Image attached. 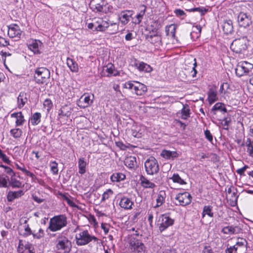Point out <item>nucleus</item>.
I'll return each instance as SVG.
<instances>
[{"mask_svg":"<svg viewBox=\"0 0 253 253\" xmlns=\"http://www.w3.org/2000/svg\"><path fill=\"white\" fill-rule=\"evenodd\" d=\"M98 238L90 234L87 230H80L75 235L76 243L79 246H85L92 242L98 243Z\"/></svg>","mask_w":253,"mask_h":253,"instance_id":"f257e3e1","label":"nucleus"},{"mask_svg":"<svg viewBox=\"0 0 253 253\" xmlns=\"http://www.w3.org/2000/svg\"><path fill=\"white\" fill-rule=\"evenodd\" d=\"M55 248L59 253H69L72 248V243L62 233H59L56 240Z\"/></svg>","mask_w":253,"mask_h":253,"instance_id":"f03ea898","label":"nucleus"},{"mask_svg":"<svg viewBox=\"0 0 253 253\" xmlns=\"http://www.w3.org/2000/svg\"><path fill=\"white\" fill-rule=\"evenodd\" d=\"M67 224V217L63 214L55 215L49 220L48 229L51 232L60 230Z\"/></svg>","mask_w":253,"mask_h":253,"instance_id":"7ed1b4c3","label":"nucleus"},{"mask_svg":"<svg viewBox=\"0 0 253 253\" xmlns=\"http://www.w3.org/2000/svg\"><path fill=\"white\" fill-rule=\"evenodd\" d=\"M123 87L130 90L133 93L137 95H143L147 90L146 86L144 84L131 81H127L123 84Z\"/></svg>","mask_w":253,"mask_h":253,"instance_id":"20e7f679","label":"nucleus"},{"mask_svg":"<svg viewBox=\"0 0 253 253\" xmlns=\"http://www.w3.org/2000/svg\"><path fill=\"white\" fill-rule=\"evenodd\" d=\"M236 74L238 77L253 75V64L245 61L239 62L235 68Z\"/></svg>","mask_w":253,"mask_h":253,"instance_id":"39448f33","label":"nucleus"},{"mask_svg":"<svg viewBox=\"0 0 253 253\" xmlns=\"http://www.w3.org/2000/svg\"><path fill=\"white\" fill-rule=\"evenodd\" d=\"M248 40L246 37L235 39L230 45L231 49L236 53H241L247 48Z\"/></svg>","mask_w":253,"mask_h":253,"instance_id":"423d86ee","label":"nucleus"},{"mask_svg":"<svg viewBox=\"0 0 253 253\" xmlns=\"http://www.w3.org/2000/svg\"><path fill=\"white\" fill-rule=\"evenodd\" d=\"M50 72L46 68H38L35 71V80L37 83L42 84L50 78Z\"/></svg>","mask_w":253,"mask_h":253,"instance_id":"0eeeda50","label":"nucleus"},{"mask_svg":"<svg viewBox=\"0 0 253 253\" xmlns=\"http://www.w3.org/2000/svg\"><path fill=\"white\" fill-rule=\"evenodd\" d=\"M146 171L148 174L153 175L157 173L159 170L157 160L153 157H149L144 164Z\"/></svg>","mask_w":253,"mask_h":253,"instance_id":"6e6552de","label":"nucleus"},{"mask_svg":"<svg viewBox=\"0 0 253 253\" xmlns=\"http://www.w3.org/2000/svg\"><path fill=\"white\" fill-rule=\"evenodd\" d=\"M29 219L28 218L23 217L19 220V233L24 237H28L33 234V230L30 227L29 224Z\"/></svg>","mask_w":253,"mask_h":253,"instance_id":"1a4fd4ad","label":"nucleus"},{"mask_svg":"<svg viewBox=\"0 0 253 253\" xmlns=\"http://www.w3.org/2000/svg\"><path fill=\"white\" fill-rule=\"evenodd\" d=\"M129 249L133 253H146L144 244L135 238H131L129 242Z\"/></svg>","mask_w":253,"mask_h":253,"instance_id":"9d476101","label":"nucleus"},{"mask_svg":"<svg viewBox=\"0 0 253 253\" xmlns=\"http://www.w3.org/2000/svg\"><path fill=\"white\" fill-rule=\"evenodd\" d=\"M94 96L93 94L85 93L80 98L78 106L81 108H85L91 105L93 102Z\"/></svg>","mask_w":253,"mask_h":253,"instance_id":"9b49d317","label":"nucleus"},{"mask_svg":"<svg viewBox=\"0 0 253 253\" xmlns=\"http://www.w3.org/2000/svg\"><path fill=\"white\" fill-rule=\"evenodd\" d=\"M237 21L240 27L246 28L252 23V16L249 14L241 12L238 16Z\"/></svg>","mask_w":253,"mask_h":253,"instance_id":"f8f14e48","label":"nucleus"},{"mask_svg":"<svg viewBox=\"0 0 253 253\" xmlns=\"http://www.w3.org/2000/svg\"><path fill=\"white\" fill-rule=\"evenodd\" d=\"M7 27L8 35L10 38H14L16 40L20 38L22 31L17 24H11Z\"/></svg>","mask_w":253,"mask_h":253,"instance_id":"ddd939ff","label":"nucleus"},{"mask_svg":"<svg viewBox=\"0 0 253 253\" xmlns=\"http://www.w3.org/2000/svg\"><path fill=\"white\" fill-rule=\"evenodd\" d=\"M73 111V107L69 104H65L61 106L60 110L58 111V118L61 120L63 119L68 118L72 111Z\"/></svg>","mask_w":253,"mask_h":253,"instance_id":"4468645a","label":"nucleus"},{"mask_svg":"<svg viewBox=\"0 0 253 253\" xmlns=\"http://www.w3.org/2000/svg\"><path fill=\"white\" fill-rule=\"evenodd\" d=\"M34 248L32 244L26 241L20 240L17 248L18 253H33Z\"/></svg>","mask_w":253,"mask_h":253,"instance_id":"2eb2a0df","label":"nucleus"},{"mask_svg":"<svg viewBox=\"0 0 253 253\" xmlns=\"http://www.w3.org/2000/svg\"><path fill=\"white\" fill-rule=\"evenodd\" d=\"M28 48L34 54L41 53V49L42 45V42L37 40L31 39L27 43Z\"/></svg>","mask_w":253,"mask_h":253,"instance_id":"dca6fc26","label":"nucleus"},{"mask_svg":"<svg viewBox=\"0 0 253 253\" xmlns=\"http://www.w3.org/2000/svg\"><path fill=\"white\" fill-rule=\"evenodd\" d=\"M133 14L131 10H124L118 15V18L120 23L123 25H126L130 21V18Z\"/></svg>","mask_w":253,"mask_h":253,"instance_id":"f3484780","label":"nucleus"},{"mask_svg":"<svg viewBox=\"0 0 253 253\" xmlns=\"http://www.w3.org/2000/svg\"><path fill=\"white\" fill-rule=\"evenodd\" d=\"M175 199L180 205L185 206L191 203L192 197L189 193L185 192L177 194Z\"/></svg>","mask_w":253,"mask_h":253,"instance_id":"a211bd4d","label":"nucleus"},{"mask_svg":"<svg viewBox=\"0 0 253 253\" xmlns=\"http://www.w3.org/2000/svg\"><path fill=\"white\" fill-rule=\"evenodd\" d=\"M90 7L95 12H104L105 1L104 0H91Z\"/></svg>","mask_w":253,"mask_h":253,"instance_id":"6ab92c4d","label":"nucleus"},{"mask_svg":"<svg viewBox=\"0 0 253 253\" xmlns=\"http://www.w3.org/2000/svg\"><path fill=\"white\" fill-rule=\"evenodd\" d=\"M144 127L143 126L134 124L132 125L130 129L128 130V131H130V133L133 136L140 138L144 132Z\"/></svg>","mask_w":253,"mask_h":253,"instance_id":"aec40b11","label":"nucleus"},{"mask_svg":"<svg viewBox=\"0 0 253 253\" xmlns=\"http://www.w3.org/2000/svg\"><path fill=\"white\" fill-rule=\"evenodd\" d=\"M161 220H159V229L161 231H164L169 226L171 225L173 223V220L169 218V216L166 215L161 216Z\"/></svg>","mask_w":253,"mask_h":253,"instance_id":"412c9836","label":"nucleus"},{"mask_svg":"<svg viewBox=\"0 0 253 253\" xmlns=\"http://www.w3.org/2000/svg\"><path fill=\"white\" fill-rule=\"evenodd\" d=\"M29 95L25 92H21L17 98V107L21 109L27 103Z\"/></svg>","mask_w":253,"mask_h":253,"instance_id":"4be33fe9","label":"nucleus"},{"mask_svg":"<svg viewBox=\"0 0 253 253\" xmlns=\"http://www.w3.org/2000/svg\"><path fill=\"white\" fill-rule=\"evenodd\" d=\"M10 117L15 119V126H20L24 125L26 120L21 112H14L10 114Z\"/></svg>","mask_w":253,"mask_h":253,"instance_id":"5701e85b","label":"nucleus"},{"mask_svg":"<svg viewBox=\"0 0 253 253\" xmlns=\"http://www.w3.org/2000/svg\"><path fill=\"white\" fill-rule=\"evenodd\" d=\"M134 67L140 72L150 73L152 71V68L149 65L143 62H136L134 64Z\"/></svg>","mask_w":253,"mask_h":253,"instance_id":"b1692460","label":"nucleus"},{"mask_svg":"<svg viewBox=\"0 0 253 253\" xmlns=\"http://www.w3.org/2000/svg\"><path fill=\"white\" fill-rule=\"evenodd\" d=\"M190 110L189 105L182 104V108L181 111L177 113V117L183 120H186L190 117Z\"/></svg>","mask_w":253,"mask_h":253,"instance_id":"393cba45","label":"nucleus"},{"mask_svg":"<svg viewBox=\"0 0 253 253\" xmlns=\"http://www.w3.org/2000/svg\"><path fill=\"white\" fill-rule=\"evenodd\" d=\"M248 242L245 239L238 238L235 245L233 246L237 248V251L242 252L246 251L247 248Z\"/></svg>","mask_w":253,"mask_h":253,"instance_id":"a878e982","label":"nucleus"},{"mask_svg":"<svg viewBox=\"0 0 253 253\" xmlns=\"http://www.w3.org/2000/svg\"><path fill=\"white\" fill-rule=\"evenodd\" d=\"M109 27L108 22L103 21L101 19L96 20V26L95 31L104 32Z\"/></svg>","mask_w":253,"mask_h":253,"instance_id":"bb28decb","label":"nucleus"},{"mask_svg":"<svg viewBox=\"0 0 253 253\" xmlns=\"http://www.w3.org/2000/svg\"><path fill=\"white\" fill-rule=\"evenodd\" d=\"M119 205L120 207L126 210H130L132 208L133 202L128 197H123L121 198Z\"/></svg>","mask_w":253,"mask_h":253,"instance_id":"cd10ccee","label":"nucleus"},{"mask_svg":"<svg viewBox=\"0 0 253 253\" xmlns=\"http://www.w3.org/2000/svg\"><path fill=\"white\" fill-rule=\"evenodd\" d=\"M185 62L186 65H192L191 75L193 77H195L197 73V70H196L197 66L196 58H193L192 56H189L185 60Z\"/></svg>","mask_w":253,"mask_h":253,"instance_id":"c85d7f7f","label":"nucleus"},{"mask_svg":"<svg viewBox=\"0 0 253 253\" xmlns=\"http://www.w3.org/2000/svg\"><path fill=\"white\" fill-rule=\"evenodd\" d=\"M140 181L141 185L144 188L153 189L156 187V185L154 183L152 182L144 176L141 175L140 176Z\"/></svg>","mask_w":253,"mask_h":253,"instance_id":"c756f323","label":"nucleus"},{"mask_svg":"<svg viewBox=\"0 0 253 253\" xmlns=\"http://www.w3.org/2000/svg\"><path fill=\"white\" fill-rule=\"evenodd\" d=\"M239 232V229L237 226H227L224 227L221 232L224 234L231 235L237 234Z\"/></svg>","mask_w":253,"mask_h":253,"instance_id":"7c9ffc66","label":"nucleus"},{"mask_svg":"<svg viewBox=\"0 0 253 253\" xmlns=\"http://www.w3.org/2000/svg\"><path fill=\"white\" fill-rule=\"evenodd\" d=\"M226 111L225 105L220 102L216 103L211 109V113L213 115H216V111H220L221 113H225L226 112Z\"/></svg>","mask_w":253,"mask_h":253,"instance_id":"2f4dec72","label":"nucleus"},{"mask_svg":"<svg viewBox=\"0 0 253 253\" xmlns=\"http://www.w3.org/2000/svg\"><path fill=\"white\" fill-rule=\"evenodd\" d=\"M201 27L200 25L194 26L192 28V31L191 32V37L193 41H196L198 39L201 35Z\"/></svg>","mask_w":253,"mask_h":253,"instance_id":"473e14b6","label":"nucleus"},{"mask_svg":"<svg viewBox=\"0 0 253 253\" xmlns=\"http://www.w3.org/2000/svg\"><path fill=\"white\" fill-rule=\"evenodd\" d=\"M24 194L23 191L22 190H18L17 191H10L8 192L7 199V200L9 202H11L14 200L15 199L21 197L22 195Z\"/></svg>","mask_w":253,"mask_h":253,"instance_id":"72a5a7b5","label":"nucleus"},{"mask_svg":"<svg viewBox=\"0 0 253 253\" xmlns=\"http://www.w3.org/2000/svg\"><path fill=\"white\" fill-rule=\"evenodd\" d=\"M125 165L129 169H134L136 165V158L133 156L126 158L124 161Z\"/></svg>","mask_w":253,"mask_h":253,"instance_id":"f704fd0d","label":"nucleus"},{"mask_svg":"<svg viewBox=\"0 0 253 253\" xmlns=\"http://www.w3.org/2000/svg\"><path fill=\"white\" fill-rule=\"evenodd\" d=\"M67 65L71 71L77 72L79 70V67L77 63L70 58H67Z\"/></svg>","mask_w":253,"mask_h":253,"instance_id":"c9c22d12","label":"nucleus"},{"mask_svg":"<svg viewBox=\"0 0 253 253\" xmlns=\"http://www.w3.org/2000/svg\"><path fill=\"white\" fill-rule=\"evenodd\" d=\"M223 30L226 34H231L233 31L232 21L230 20H227L223 23Z\"/></svg>","mask_w":253,"mask_h":253,"instance_id":"e433bc0d","label":"nucleus"},{"mask_svg":"<svg viewBox=\"0 0 253 253\" xmlns=\"http://www.w3.org/2000/svg\"><path fill=\"white\" fill-rule=\"evenodd\" d=\"M165 200V193L164 191H160L157 195L156 199V204L153 208H157L163 205Z\"/></svg>","mask_w":253,"mask_h":253,"instance_id":"4c0bfd02","label":"nucleus"},{"mask_svg":"<svg viewBox=\"0 0 253 253\" xmlns=\"http://www.w3.org/2000/svg\"><path fill=\"white\" fill-rule=\"evenodd\" d=\"M87 163L84 158H80L78 161V167L79 173L83 174L86 172V166Z\"/></svg>","mask_w":253,"mask_h":253,"instance_id":"58836bf2","label":"nucleus"},{"mask_svg":"<svg viewBox=\"0 0 253 253\" xmlns=\"http://www.w3.org/2000/svg\"><path fill=\"white\" fill-rule=\"evenodd\" d=\"M126 178V175L121 172H117L113 173L110 177V179L112 182H120Z\"/></svg>","mask_w":253,"mask_h":253,"instance_id":"ea45409f","label":"nucleus"},{"mask_svg":"<svg viewBox=\"0 0 253 253\" xmlns=\"http://www.w3.org/2000/svg\"><path fill=\"white\" fill-rule=\"evenodd\" d=\"M41 114L36 112L33 114L30 119V121L33 126L38 125L41 122Z\"/></svg>","mask_w":253,"mask_h":253,"instance_id":"a19ab883","label":"nucleus"},{"mask_svg":"<svg viewBox=\"0 0 253 253\" xmlns=\"http://www.w3.org/2000/svg\"><path fill=\"white\" fill-rule=\"evenodd\" d=\"M212 207L211 206H205L203 208L202 214V218H204L206 215H208L209 217H212L213 213L212 212Z\"/></svg>","mask_w":253,"mask_h":253,"instance_id":"79ce46f5","label":"nucleus"},{"mask_svg":"<svg viewBox=\"0 0 253 253\" xmlns=\"http://www.w3.org/2000/svg\"><path fill=\"white\" fill-rule=\"evenodd\" d=\"M10 134L15 139L19 138L22 134V130L19 128H14L10 130Z\"/></svg>","mask_w":253,"mask_h":253,"instance_id":"37998d69","label":"nucleus"},{"mask_svg":"<svg viewBox=\"0 0 253 253\" xmlns=\"http://www.w3.org/2000/svg\"><path fill=\"white\" fill-rule=\"evenodd\" d=\"M142 6L143 7V9H141L139 13L136 15V19L133 21V23L135 24H139L141 23V22L142 20L143 17L145 13L146 7L144 5H143Z\"/></svg>","mask_w":253,"mask_h":253,"instance_id":"c03bdc74","label":"nucleus"},{"mask_svg":"<svg viewBox=\"0 0 253 253\" xmlns=\"http://www.w3.org/2000/svg\"><path fill=\"white\" fill-rule=\"evenodd\" d=\"M217 100V93L213 90H210L208 93V101L210 104H212Z\"/></svg>","mask_w":253,"mask_h":253,"instance_id":"a18cd8bd","label":"nucleus"},{"mask_svg":"<svg viewBox=\"0 0 253 253\" xmlns=\"http://www.w3.org/2000/svg\"><path fill=\"white\" fill-rule=\"evenodd\" d=\"M50 171L53 175H57L58 173V163L55 161H51L49 163Z\"/></svg>","mask_w":253,"mask_h":253,"instance_id":"49530a36","label":"nucleus"},{"mask_svg":"<svg viewBox=\"0 0 253 253\" xmlns=\"http://www.w3.org/2000/svg\"><path fill=\"white\" fill-rule=\"evenodd\" d=\"M113 194V191L111 189L106 190L102 194L101 201L105 202L106 200L111 198Z\"/></svg>","mask_w":253,"mask_h":253,"instance_id":"de8ad7c7","label":"nucleus"},{"mask_svg":"<svg viewBox=\"0 0 253 253\" xmlns=\"http://www.w3.org/2000/svg\"><path fill=\"white\" fill-rule=\"evenodd\" d=\"M165 30L168 36L174 38V24L167 26L165 28Z\"/></svg>","mask_w":253,"mask_h":253,"instance_id":"09e8293b","label":"nucleus"},{"mask_svg":"<svg viewBox=\"0 0 253 253\" xmlns=\"http://www.w3.org/2000/svg\"><path fill=\"white\" fill-rule=\"evenodd\" d=\"M247 152L249 155L253 157V144L250 139H248L246 142Z\"/></svg>","mask_w":253,"mask_h":253,"instance_id":"8fccbe9b","label":"nucleus"},{"mask_svg":"<svg viewBox=\"0 0 253 253\" xmlns=\"http://www.w3.org/2000/svg\"><path fill=\"white\" fill-rule=\"evenodd\" d=\"M32 235L34 238L40 239L44 236V232L43 230L40 228L37 232H36L35 230L33 231Z\"/></svg>","mask_w":253,"mask_h":253,"instance_id":"3c124183","label":"nucleus"},{"mask_svg":"<svg viewBox=\"0 0 253 253\" xmlns=\"http://www.w3.org/2000/svg\"><path fill=\"white\" fill-rule=\"evenodd\" d=\"M43 107L48 113L53 107V103L50 99H46L43 103Z\"/></svg>","mask_w":253,"mask_h":253,"instance_id":"603ef678","label":"nucleus"},{"mask_svg":"<svg viewBox=\"0 0 253 253\" xmlns=\"http://www.w3.org/2000/svg\"><path fill=\"white\" fill-rule=\"evenodd\" d=\"M87 218L91 225H92L94 227L96 228L98 226V222H97L95 216L91 214H89L87 216Z\"/></svg>","mask_w":253,"mask_h":253,"instance_id":"864d4df0","label":"nucleus"},{"mask_svg":"<svg viewBox=\"0 0 253 253\" xmlns=\"http://www.w3.org/2000/svg\"><path fill=\"white\" fill-rule=\"evenodd\" d=\"M161 155L166 159H170L173 158V157L172 152L166 150L162 151Z\"/></svg>","mask_w":253,"mask_h":253,"instance_id":"5fc2aeb1","label":"nucleus"},{"mask_svg":"<svg viewBox=\"0 0 253 253\" xmlns=\"http://www.w3.org/2000/svg\"><path fill=\"white\" fill-rule=\"evenodd\" d=\"M0 159H1L4 163L10 165L11 161L9 158L0 149Z\"/></svg>","mask_w":253,"mask_h":253,"instance_id":"6e6d98bb","label":"nucleus"},{"mask_svg":"<svg viewBox=\"0 0 253 253\" xmlns=\"http://www.w3.org/2000/svg\"><path fill=\"white\" fill-rule=\"evenodd\" d=\"M229 85L227 83H222L219 88V92L220 94H224L226 93L227 90L228 89Z\"/></svg>","mask_w":253,"mask_h":253,"instance_id":"4d7b16f0","label":"nucleus"},{"mask_svg":"<svg viewBox=\"0 0 253 253\" xmlns=\"http://www.w3.org/2000/svg\"><path fill=\"white\" fill-rule=\"evenodd\" d=\"M114 66L111 63L108 64L106 66L105 70L107 71V72L110 75L114 74Z\"/></svg>","mask_w":253,"mask_h":253,"instance_id":"13d9d810","label":"nucleus"},{"mask_svg":"<svg viewBox=\"0 0 253 253\" xmlns=\"http://www.w3.org/2000/svg\"><path fill=\"white\" fill-rule=\"evenodd\" d=\"M25 174L27 176H28L31 178V180L32 182H36L37 180H38L37 176L32 172L30 171L27 170L25 171Z\"/></svg>","mask_w":253,"mask_h":253,"instance_id":"bf43d9fd","label":"nucleus"},{"mask_svg":"<svg viewBox=\"0 0 253 253\" xmlns=\"http://www.w3.org/2000/svg\"><path fill=\"white\" fill-rule=\"evenodd\" d=\"M190 11H198L201 13L202 15H204L207 11L208 9L204 7H197L191 9Z\"/></svg>","mask_w":253,"mask_h":253,"instance_id":"052dcab7","label":"nucleus"},{"mask_svg":"<svg viewBox=\"0 0 253 253\" xmlns=\"http://www.w3.org/2000/svg\"><path fill=\"white\" fill-rule=\"evenodd\" d=\"M101 228L103 230L104 234H107L110 229V225L106 223H102Z\"/></svg>","mask_w":253,"mask_h":253,"instance_id":"680f3d73","label":"nucleus"},{"mask_svg":"<svg viewBox=\"0 0 253 253\" xmlns=\"http://www.w3.org/2000/svg\"><path fill=\"white\" fill-rule=\"evenodd\" d=\"M64 199L66 200L67 204L71 207L73 208H77L79 209H80L79 207L77 205H76V204L72 200H71L67 197H65Z\"/></svg>","mask_w":253,"mask_h":253,"instance_id":"e2e57ef3","label":"nucleus"},{"mask_svg":"<svg viewBox=\"0 0 253 253\" xmlns=\"http://www.w3.org/2000/svg\"><path fill=\"white\" fill-rule=\"evenodd\" d=\"M230 120L227 118H224L221 122V125L224 129H228L229 125Z\"/></svg>","mask_w":253,"mask_h":253,"instance_id":"0e129e2a","label":"nucleus"},{"mask_svg":"<svg viewBox=\"0 0 253 253\" xmlns=\"http://www.w3.org/2000/svg\"><path fill=\"white\" fill-rule=\"evenodd\" d=\"M205 135L206 138L210 141L212 142L213 140V137L209 130L206 129L205 132Z\"/></svg>","mask_w":253,"mask_h":253,"instance_id":"69168bd1","label":"nucleus"},{"mask_svg":"<svg viewBox=\"0 0 253 253\" xmlns=\"http://www.w3.org/2000/svg\"><path fill=\"white\" fill-rule=\"evenodd\" d=\"M175 183H177L180 184H185L186 182L184 180L182 179L178 174H175Z\"/></svg>","mask_w":253,"mask_h":253,"instance_id":"338daca9","label":"nucleus"},{"mask_svg":"<svg viewBox=\"0 0 253 253\" xmlns=\"http://www.w3.org/2000/svg\"><path fill=\"white\" fill-rule=\"evenodd\" d=\"M225 252L226 253H237L238 252V251H237V248H236L233 246L227 248Z\"/></svg>","mask_w":253,"mask_h":253,"instance_id":"774afa93","label":"nucleus"}]
</instances>
